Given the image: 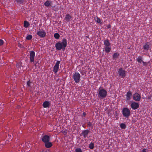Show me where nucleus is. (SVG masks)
<instances>
[{
  "mask_svg": "<svg viewBox=\"0 0 152 152\" xmlns=\"http://www.w3.org/2000/svg\"><path fill=\"white\" fill-rule=\"evenodd\" d=\"M67 44V40L66 39L64 38L62 42L59 41L57 42L55 45V47L56 50H60L61 49L65 50Z\"/></svg>",
  "mask_w": 152,
  "mask_h": 152,
  "instance_id": "obj_1",
  "label": "nucleus"
},
{
  "mask_svg": "<svg viewBox=\"0 0 152 152\" xmlns=\"http://www.w3.org/2000/svg\"><path fill=\"white\" fill-rule=\"evenodd\" d=\"M97 95L99 98L103 99L106 97L107 92V91L104 89H99Z\"/></svg>",
  "mask_w": 152,
  "mask_h": 152,
  "instance_id": "obj_2",
  "label": "nucleus"
},
{
  "mask_svg": "<svg viewBox=\"0 0 152 152\" xmlns=\"http://www.w3.org/2000/svg\"><path fill=\"white\" fill-rule=\"evenodd\" d=\"M80 75L77 72H75L73 75V78L74 80L77 83H78L80 82Z\"/></svg>",
  "mask_w": 152,
  "mask_h": 152,
  "instance_id": "obj_3",
  "label": "nucleus"
},
{
  "mask_svg": "<svg viewBox=\"0 0 152 152\" xmlns=\"http://www.w3.org/2000/svg\"><path fill=\"white\" fill-rule=\"evenodd\" d=\"M122 114L124 117H128L130 115L131 112L127 108H124L123 109Z\"/></svg>",
  "mask_w": 152,
  "mask_h": 152,
  "instance_id": "obj_4",
  "label": "nucleus"
},
{
  "mask_svg": "<svg viewBox=\"0 0 152 152\" xmlns=\"http://www.w3.org/2000/svg\"><path fill=\"white\" fill-rule=\"evenodd\" d=\"M119 75L121 77L124 78L126 76V72L125 70L122 68L118 69V71Z\"/></svg>",
  "mask_w": 152,
  "mask_h": 152,
  "instance_id": "obj_5",
  "label": "nucleus"
},
{
  "mask_svg": "<svg viewBox=\"0 0 152 152\" xmlns=\"http://www.w3.org/2000/svg\"><path fill=\"white\" fill-rule=\"evenodd\" d=\"M60 63V61H57L53 67V71L55 73H56L58 71V70L59 69Z\"/></svg>",
  "mask_w": 152,
  "mask_h": 152,
  "instance_id": "obj_6",
  "label": "nucleus"
},
{
  "mask_svg": "<svg viewBox=\"0 0 152 152\" xmlns=\"http://www.w3.org/2000/svg\"><path fill=\"white\" fill-rule=\"evenodd\" d=\"M130 106L134 110L138 109L139 107V103L135 102H132Z\"/></svg>",
  "mask_w": 152,
  "mask_h": 152,
  "instance_id": "obj_7",
  "label": "nucleus"
},
{
  "mask_svg": "<svg viewBox=\"0 0 152 152\" xmlns=\"http://www.w3.org/2000/svg\"><path fill=\"white\" fill-rule=\"evenodd\" d=\"M30 61L31 62L34 61V57L35 56V53L33 51H30Z\"/></svg>",
  "mask_w": 152,
  "mask_h": 152,
  "instance_id": "obj_8",
  "label": "nucleus"
},
{
  "mask_svg": "<svg viewBox=\"0 0 152 152\" xmlns=\"http://www.w3.org/2000/svg\"><path fill=\"white\" fill-rule=\"evenodd\" d=\"M37 34L41 38H43L46 35V32L43 30H39L37 32Z\"/></svg>",
  "mask_w": 152,
  "mask_h": 152,
  "instance_id": "obj_9",
  "label": "nucleus"
},
{
  "mask_svg": "<svg viewBox=\"0 0 152 152\" xmlns=\"http://www.w3.org/2000/svg\"><path fill=\"white\" fill-rule=\"evenodd\" d=\"M141 96L140 95L137 93H135L134 94L133 99L136 101H140L141 99Z\"/></svg>",
  "mask_w": 152,
  "mask_h": 152,
  "instance_id": "obj_10",
  "label": "nucleus"
},
{
  "mask_svg": "<svg viewBox=\"0 0 152 152\" xmlns=\"http://www.w3.org/2000/svg\"><path fill=\"white\" fill-rule=\"evenodd\" d=\"M151 48L150 43L149 42L145 43V45L143 46L144 50L146 51H148Z\"/></svg>",
  "mask_w": 152,
  "mask_h": 152,
  "instance_id": "obj_11",
  "label": "nucleus"
},
{
  "mask_svg": "<svg viewBox=\"0 0 152 152\" xmlns=\"http://www.w3.org/2000/svg\"><path fill=\"white\" fill-rule=\"evenodd\" d=\"M90 132L89 130H84L81 133V135H83L84 138H86L87 137Z\"/></svg>",
  "mask_w": 152,
  "mask_h": 152,
  "instance_id": "obj_12",
  "label": "nucleus"
},
{
  "mask_svg": "<svg viewBox=\"0 0 152 152\" xmlns=\"http://www.w3.org/2000/svg\"><path fill=\"white\" fill-rule=\"evenodd\" d=\"M42 140L44 143L49 142L50 140V137L49 136L45 135L42 137Z\"/></svg>",
  "mask_w": 152,
  "mask_h": 152,
  "instance_id": "obj_13",
  "label": "nucleus"
},
{
  "mask_svg": "<svg viewBox=\"0 0 152 152\" xmlns=\"http://www.w3.org/2000/svg\"><path fill=\"white\" fill-rule=\"evenodd\" d=\"M132 96V93L130 91H129L127 92L126 95V100L128 101L130 100Z\"/></svg>",
  "mask_w": 152,
  "mask_h": 152,
  "instance_id": "obj_14",
  "label": "nucleus"
},
{
  "mask_svg": "<svg viewBox=\"0 0 152 152\" xmlns=\"http://www.w3.org/2000/svg\"><path fill=\"white\" fill-rule=\"evenodd\" d=\"M72 18V17L69 14H67L65 15L64 19L66 21L69 22Z\"/></svg>",
  "mask_w": 152,
  "mask_h": 152,
  "instance_id": "obj_15",
  "label": "nucleus"
},
{
  "mask_svg": "<svg viewBox=\"0 0 152 152\" xmlns=\"http://www.w3.org/2000/svg\"><path fill=\"white\" fill-rule=\"evenodd\" d=\"M50 105V103L48 101H45L43 104L42 106L44 108H46L48 107Z\"/></svg>",
  "mask_w": 152,
  "mask_h": 152,
  "instance_id": "obj_16",
  "label": "nucleus"
},
{
  "mask_svg": "<svg viewBox=\"0 0 152 152\" xmlns=\"http://www.w3.org/2000/svg\"><path fill=\"white\" fill-rule=\"evenodd\" d=\"M52 3V1L50 0L47 1L45 2L44 4L45 6L47 7H49L51 6V4Z\"/></svg>",
  "mask_w": 152,
  "mask_h": 152,
  "instance_id": "obj_17",
  "label": "nucleus"
},
{
  "mask_svg": "<svg viewBox=\"0 0 152 152\" xmlns=\"http://www.w3.org/2000/svg\"><path fill=\"white\" fill-rule=\"evenodd\" d=\"M119 56V54L118 52L114 53L113 56V59L116 60L118 58Z\"/></svg>",
  "mask_w": 152,
  "mask_h": 152,
  "instance_id": "obj_18",
  "label": "nucleus"
},
{
  "mask_svg": "<svg viewBox=\"0 0 152 152\" xmlns=\"http://www.w3.org/2000/svg\"><path fill=\"white\" fill-rule=\"evenodd\" d=\"M45 146L47 148H50L53 145L52 144L51 142H47L45 143Z\"/></svg>",
  "mask_w": 152,
  "mask_h": 152,
  "instance_id": "obj_19",
  "label": "nucleus"
},
{
  "mask_svg": "<svg viewBox=\"0 0 152 152\" xmlns=\"http://www.w3.org/2000/svg\"><path fill=\"white\" fill-rule=\"evenodd\" d=\"M104 43L105 46H109L110 45V43L108 39H105L104 41Z\"/></svg>",
  "mask_w": 152,
  "mask_h": 152,
  "instance_id": "obj_20",
  "label": "nucleus"
},
{
  "mask_svg": "<svg viewBox=\"0 0 152 152\" xmlns=\"http://www.w3.org/2000/svg\"><path fill=\"white\" fill-rule=\"evenodd\" d=\"M105 51L106 53H108L111 50V48L110 46H105L104 47Z\"/></svg>",
  "mask_w": 152,
  "mask_h": 152,
  "instance_id": "obj_21",
  "label": "nucleus"
},
{
  "mask_svg": "<svg viewBox=\"0 0 152 152\" xmlns=\"http://www.w3.org/2000/svg\"><path fill=\"white\" fill-rule=\"evenodd\" d=\"M137 60L138 62L140 63H141L143 61L142 60V57L141 56H139L137 58Z\"/></svg>",
  "mask_w": 152,
  "mask_h": 152,
  "instance_id": "obj_22",
  "label": "nucleus"
},
{
  "mask_svg": "<svg viewBox=\"0 0 152 152\" xmlns=\"http://www.w3.org/2000/svg\"><path fill=\"white\" fill-rule=\"evenodd\" d=\"M32 83V82H31L30 80H28L27 82L26 86L27 88H31V85Z\"/></svg>",
  "mask_w": 152,
  "mask_h": 152,
  "instance_id": "obj_23",
  "label": "nucleus"
},
{
  "mask_svg": "<svg viewBox=\"0 0 152 152\" xmlns=\"http://www.w3.org/2000/svg\"><path fill=\"white\" fill-rule=\"evenodd\" d=\"M29 23L26 21H25L24 22V26L25 28L28 27L29 25Z\"/></svg>",
  "mask_w": 152,
  "mask_h": 152,
  "instance_id": "obj_24",
  "label": "nucleus"
},
{
  "mask_svg": "<svg viewBox=\"0 0 152 152\" xmlns=\"http://www.w3.org/2000/svg\"><path fill=\"white\" fill-rule=\"evenodd\" d=\"M120 126L122 129H124L126 127V126L125 124L121 123L120 124Z\"/></svg>",
  "mask_w": 152,
  "mask_h": 152,
  "instance_id": "obj_25",
  "label": "nucleus"
},
{
  "mask_svg": "<svg viewBox=\"0 0 152 152\" xmlns=\"http://www.w3.org/2000/svg\"><path fill=\"white\" fill-rule=\"evenodd\" d=\"M94 143L91 142L89 144V148L91 149H93L94 148Z\"/></svg>",
  "mask_w": 152,
  "mask_h": 152,
  "instance_id": "obj_26",
  "label": "nucleus"
},
{
  "mask_svg": "<svg viewBox=\"0 0 152 152\" xmlns=\"http://www.w3.org/2000/svg\"><path fill=\"white\" fill-rule=\"evenodd\" d=\"M54 36L55 39H59L60 37L59 34L58 33H55L54 34Z\"/></svg>",
  "mask_w": 152,
  "mask_h": 152,
  "instance_id": "obj_27",
  "label": "nucleus"
},
{
  "mask_svg": "<svg viewBox=\"0 0 152 152\" xmlns=\"http://www.w3.org/2000/svg\"><path fill=\"white\" fill-rule=\"evenodd\" d=\"M32 37V36L31 35L29 34L26 37V39L28 40H31Z\"/></svg>",
  "mask_w": 152,
  "mask_h": 152,
  "instance_id": "obj_28",
  "label": "nucleus"
},
{
  "mask_svg": "<svg viewBox=\"0 0 152 152\" xmlns=\"http://www.w3.org/2000/svg\"><path fill=\"white\" fill-rule=\"evenodd\" d=\"M16 2L20 4H22L24 0H15Z\"/></svg>",
  "mask_w": 152,
  "mask_h": 152,
  "instance_id": "obj_29",
  "label": "nucleus"
},
{
  "mask_svg": "<svg viewBox=\"0 0 152 152\" xmlns=\"http://www.w3.org/2000/svg\"><path fill=\"white\" fill-rule=\"evenodd\" d=\"M75 152H83L82 149L80 148H77L75 149Z\"/></svg>",
  "mask_w": 152,
  "mask_h": 152,
  "instance_id": "obj_30",
  "label": "nucleus"
},
{
  "mask_svg": "<svg viewBox=\"0 0 152 152\" xmlns=\"http://www.w3.org/2000/svg\"><path fill=\"white\" fill-rule=\"evenodd\" d=\"M87 125L89 127H92L93 126L92 124L90 122H87Z\"/></svg>",
  "mask_w": 152,
  "mask_h": 152,
  "instance_id": "obj_31",
  "label": "nucleus"
},
{
  "mask_svg": "<svg viewBox=\"0 0 152 152\" xmlns=\"http://www.w3.org/2000/svg\"><path fill=\"white\" fill-rule=\"evenodd\" d=\"M95 20L98 23H100L101 22L100 19L97 17L96 18V20Z\"/></svg>",
  "mask_w": 152,
  "mask_h": 152,
  "instance_id": "obj_32",
  "label": "nucleus"
},
{
  "mask_svg": "<svg viewBox=\"0 0 152 152\" xmlns=\"http://www.w3.org/2000/svg\"><path fill=\"white\" fill-rule=\"evenodd\" d=\"M3 41L2 39H0V45H2L3 44Z\"/></svg>",
  "mask_w": 152,
  "mask_h": 152,
  "instance_id": "obj_33",
  "label": "nucleus"
},
{
  "mask_svg": "<svg viewBox=\"0 0 152 152\" xmlns=\"http://www.w3.org/2000/svg\"><path fill=\"white\" fill-rule=\"evenodd\" d=\"M142 63H143V65L144 66H147V63L146 62H144L143 61Z\"/></svg>",
  "mask_w": 152,
  "mask_h": 152,
  "instance_id": "obj_34",
  "label": "nucleus"
},
{
  "mask_svg": "<svg viewBox=\"0 0 152 152\" xmlns=\"http://www.w3.org/2000/svg\"><path fill=\"white\" fill-rule=\"evenodd\" d=\"M147 150L146 149L144 148L142 150V152H146Z\"/></svg>",
  "mask_w": 152,
  "mask_h": 152,
  "instance_id": "obj_35",
  "label": "nucleus"
},
{
  "mask_svg": "<svg viewBox=\"0 0 152 152\" xmlns=\"http://www.w3.org/2000/svg\"><path fill=\"white\" fill-rule=\"evenodd\" d=\"M107 28H109L111 27V26L110 25H108L107 26Z\"/></svg>",
  "mask_w": 152,
  "mask_h": 152,
  "instance_id": "obj_36",
  "label": "nucleus"
},
{
  "mask_svg": "<svg viewBox=\"0 0 152 152\" xmlns=\"http://www.w3.org/2000/svg\"><path fill=\"white\" fill-rule=\"evenodd\" d=\"M86 113L85 112H83V116L85 117L86 115Z\"/></svg>",
  "mask_w": 152,
  "mask_h": 152,
  "instance_id": "obj_37",
  "label": "nucleus"
},
{
  "mask_svg": "<svg viewBox=\"0 0 152 152\" xmlns=\"http://www.w3.org/2000/svg\"><path fill=\"white\" fill-rule=\"evenodd\" d=\"M37 63H38V61H37V62H36V64H35V65H36V64H37Z\"/></svg>",
  "mask_w": 152,
  "mask_h": 152,
  "instance_id": "obj_38",
  "label": "nucleus"
},
{
  "mask_svg": "<svg viewBox=\"0 0 152 152\" xmlns=\"http://www.w3.org/2000/svg\"><path fill=\"white\" fill-rule=\"evenodd\" d=\"M19 46H21V44L20 45H19Z\"/></svg>",
  "mask_w": 152,
  "mask_h": 152,
  "instance_id": "obj_39",
  "label": "nucleus"
}]
</instances>
